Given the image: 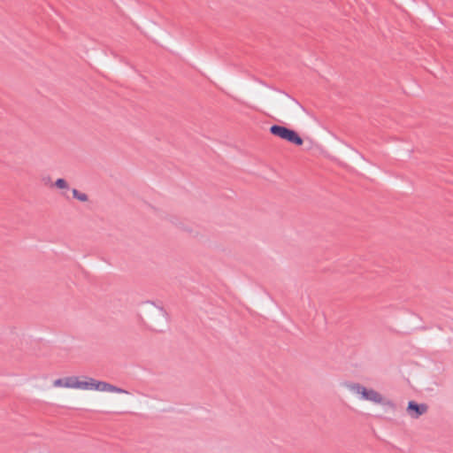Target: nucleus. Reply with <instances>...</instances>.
Listing matches in <instances>:
<instances>
[{
    "mask_svg": "<svg viewBox=\"0 0 453 453\" xmlns=\"http://www.w3.org/2000/svg\"><path fill=\"white\" fill-rule=\"evenodd\" d=\"M428 411L426 403H418L415 401L408 402L405 412L406 415L411 419H418L425 415Z\"/></svg>",
    "mask_w": 453,
    "mask_h": 453,
    "instance_id": "4",
    "label": "nucleus"
},
{
    "mask_svg": "<svg viewBox=\"0 0 453 453\" xmlns=\"http://www.w3.org/2000/svg\"><path fill=\"white\" fill-rule=\"evenodd\" d=\"M73 197L77 199L80 202H87L88 200V196L87 194L79 191L78 189L73 188L72 189Z\"/></svg>",
    "mask_w": 453,
    "mask_h": 453,
    "instance_id": "5",
    "label": "nucleus"
},
{
    "mask_svg": "<svg viewBox=\"0 0 453 453\" xmlns=\"http://www.w3.org/2000/svg\"><path fill=\"white\" fill-rule=\"evenodd\" d=\"M55 186L57 188L63 190V191L69 189L68 182L65 179H62V178L58 179L55 181Z\"/></svg>",
    "mask_w": 453,
    "mask_h": 453,
    "instance_id": "6",
    "label": "nucleus"
},
{
    "mask_svg": "<svg viewBox=\"0 0 453 453\" xmlns=\"http://www.w3.org/2000/svg\"><path fill=\"white\" fill-rule=\"evenodd\" d=\"M52 386L56 388H72L114 394H128L127 390L118 388L111 383L87 376H66L58 378L52 381Z\"/></svg>",
    "mask_w": 453,
    "mask_h": 453,
    "instance_id": "1",
    "label": "nucleus"
},
{
    "mask_svg": "<svg viewBox=\"0 0 453 453\" xmlns=\"http://www.w3.org/2000/svg\"><path fill=\"white\" fill-rule=\"evenodd\" d=\"M346 388L359 400L366 401L377 405L393 406V403L388 400L379 391L367 388L360 383H348Z\"/></svg>",
    "mask_w": 453,
    "mask_h": 453,
    "instance_id": "2",
    "label": "nucleus"
},
{
    "mask_svg": "<svg viewBox=\"0 0 453 453\" xmlns=\"http://www.w3.org/2000/svg\"><path fill=\"white\" fill-rule=\"evenodd\" d=\"M270 132L283 140H286L289 142H292L296 145H302L303 140L302 138L296 133L294 130L287 128L282 126H272L270 127Z\"/></svg>",
    "mask_w": 453,
    "mask_h": 453,
    "instance_id": "3",
    "label": "nucleus"
},
{
    "mask_svg": "<svg viewBox=\"0 0 453 453\" xmlns=\"http://www.w3.org/2000/svg\"><path fill=\"white\" fill-rule=\"evenodd\" d=\"M63 196H66L68 198V196H66L65 192H63Z\"/></svg>",
    "mask_w": 453,
    "mask_h": 453,
    "instance_id": "7",
    "label": "nucleus"
}]
</instances>
